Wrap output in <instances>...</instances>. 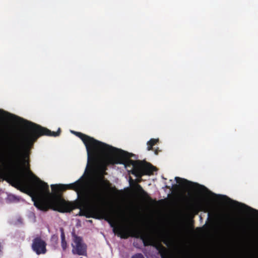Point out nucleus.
<instances>
[{
  "label": "nucleus",
  "mask_w": 258,
  "mask_h": 258,
  "mask_svg": "<svg viewBox=\"0 0 258 258\" xmlns=\"http://www.w3.org/2000/svg\"><path fill=\"white\" fill-rule=\"evenodd\" d=\"M25 122L28 133L23 138V150L20 146L15 145L10 148L9 152H6L2 144H0V162L9 170L8 176L12 185L23 192L38 195L36 200L33 198L32 199L34 206L41 211H47L50 209L61 213L71 212L74 208L62 198V192L71 189L79 194L83 187L82 181L78 180L69 184H52L50 193L47 183L35 176L36 180L31 184L24 172L26 170L32 174L30 171L29 151L34 142L42 136H59L60 128L57 132H52L32 122Z\"/></svg>",
  "instance_id": "nucleus-1"
},
{
  "label": "nucleus",
  "mask_w": 258,
  "mask_h": 258,
  "mask_svg": "<svg viewBox=\"0 0 258 258\" xmlns=\"http://www.w3.org/2000/svg\"><path fill=\"white\" fill-rule=\"evenodd\" d=\"M73 241L74 244H72V252L74 254L79 255H87V245L83 243L82 238L73 234Z\"/></svg>",
  "instance_id": "nucleus-2"
},
{
  "label": "nucleus",
  "mask_w": 258,
  "mask_h": 258,
  "mask_svg": "<svg viewBox=\"0 0 258 258\" xmlns=\"http://www.w3.org/2000/svg\"><path fill=\"white\" fill-rule=\"evenodd\" d=\"M46 245V242L40 236H37L33 239L31 248L37 255L44 254L47 252Z\"/></svg>",
  "instance_id": "nucleus-3"
},
{
  "label": "nucleus",
  "mask_w": 258,
  "mask_h": 258,
  "mask_svg": "<svg viewBox=\"0 0 258 258\" xmlns=\"http://www.w3.org/2000/svg\"><path fill=\"white\" fill-rule=\"evenodd\" d=\"M175 180L177 183L185 187L190 188L198 191L207 189V188L205 186L198 183L193 182L184 178L175 177Z\"/></svg>",
  "instance_id": "nucleus-4"
},
{
  "label": "nucleus",
  "mask_w": 258,
  "mask_h": 258,
  "mask_svg": "<svg viewBox=\"0 0 258 258\" xmlns=\"http://www.w3.org/2000/svg\"><path fill=\"white\" fill-rule=\"evenodd\" d=\"M159 140L158 139H151L149 141L147 144V150L150 151L151 150H153V147L157 143L159 142Z\"/></svg>",
  "instance_id": "nucleus-5"
},
{
  "label": "nucleus",
  "mask_w": 258,
  "mask_h": 258,
  "mask_svg": "<svg viewBox=\"0 0 258 258\" xmlns=\"http://www.w3.org/2000/svg\"><path fill=\"white\" fill-rule=\"evenodd\" d=\"M137 188L142 196L146 200L148 201H152L151 198L148 195V193L146 192L140 184L137 185Z\"/></svg>",
  "instance_id": "nucleus-6"
},
{
  "label": "nucleus",
  "mask_w": 258,
  "mask_h": 258,
  "mask_svg": "<svg viewBox=\"0 0 258 258\" xmlns=\"http://www.w3.org/2000/svg\"><path fill=\"white\" fill-rule=\"evenodd\" d=\"M228 200H230L232 203H233L234 204H235L236 205H241L242 207H245L248 209H249L251 211H252L255 213H258V210H256L255 209H254L250 207H248L247 206V205L244 204H241L237 201H233L232 200H231L230 199H229L228 198Z\"/></svg>",
  "instance_id": "nucleus-7"
},
{
  "label": "nucleus",
  "mask_w": 258,
  "mask_h": 258,
  "mask_svg": "<svg viewBox=\"0 0 258 258\" xmlns=\"http://www.w3.org/2000/svg\"><path fill=\"white\" fill-rule=\"evenodd\" d=\"M61 245L62 248V249L64 250L66 249L67 247V241L65 240L61 241Z\"/></svg>",
  "instance_id": "nucleus-8"
},
{
  "label": "nucleus",
  "mask_w": 258,
  "mask_h": 258,
  "mask_svg": "<svg viewBox=\"0 0 258 258\" xmlns=\"http://www.w3.org/2000/svg\"><path fill=\"white\" fill-rule=\"evenodd\" d=\"M131 258H145L142 253H138L133 255Z\"/></svg>",
  "instance_id": "nucleus-9"
},
{
  "label": "nucleus",
  "mask_w": 258,
  "mask_h": 258,
  "mask_svg": "<svg viewBox=\"0 0 258 258\" xmlns=\"http://www.w3.org/2000/svg\"><path fill=\"white\" fill-rule=\"evenodd\" d=\"M60 231H61V235H60L61 241L65 240V235H64V233L63 228H60Z\"/></svg>",
  "instance_id": "nucleus-10"
},
{
  "label": "nucleus",
  "mask_w": 258,
  "mask_h": 258,
  "mask_svg": "<svg viewBox=\"0 0 258 258\" xmlns=\"http://www.w3.org/2000/svg\"><path fill=\"white\" fill-rule=\"evenodd\" d=\"M3 246L2 242H0V257L3 254Z\"/></svg>",
  "instance_id": "nucleus-11"
},
{
  "label": "nucleus",
  "mask_w": 258,
  "mask_h": 258,
  "mask_svg": "<svg viewBox=\"0 0 258 258\" xmlns=\"http://www.w3.org/2000/svg\"><path fill=\"white\" fill-rule=\"evenodd\" d=\"M160 151L159 150V149H158V148H157V149H155V150H154V153H155V154H156V155H158V153H159Z\"/></svg>",
  "instance_id": "nucleus-12"
},
{
  "label": "nucleus",
  "mask_w": 258,
  "mask_h": 258,
  "mask_svg": "<svg viewBox=\"0 0 258 258\" xmlns=\"http://www.w3.org/2000/svg\"><path fill=\"white\" fill-rule=\"evenodd\" d=\"M165 187H166V188H170V187L169 186H167V185H166V186H165Z\"/></svg>",
  "instance_id": "nucleus-13"
},
{
  "label": "nucleus",
  "mask_w": 258,
  "mask_h": 258,
  "mask_svg": "<svg viewBox=\"0 0 258 258\" xmlns=\"http://www.w3.org/2000/svg\"><path fill=\"white\" fill-rule=\"evenodd\" d=\"M9 115H12V114H11V113H8Z\"/></svg>",
  "instance_id": "nucleus-14"
},
{
  "label": "nucleus",
  "mask_w": 258,
  "mask_h": 258,
  "mask_svg": "<svg viewBox=\"0 0 258 258\" xmlns=\"http://www.w3.org/2000/svg\"><path fill=\"white\" fill-rule=\"evenodd\" d=\"M80 258H83V257H80Z\"/></svg>",
  "instance_id": "nucleus-15"
}]
</instances>
